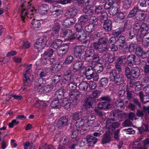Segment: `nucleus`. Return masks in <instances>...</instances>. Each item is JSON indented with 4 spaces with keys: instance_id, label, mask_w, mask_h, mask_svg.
<instances>
[{
    "instance_id": "58836bf2",
    "label": "nucleus",
    "mask_w": 149,
    "mask_h": 149,
    "mask_svg": "<svg viewBox=\"0 0 149 149\" xmlns=\"http://www.w3.org/2000/svg\"><path fill=\"white\" fill-rule=\"evenodd\" d=\"M59 100H53L50 105L51 107L56 109H59L61 106V104L59 101Z\"/></svg>"
},
{
    "instance_id": "f03ea898",
    "label": "nucleus",
    "mask_w": 149,
    "mask_h": 149,
    "mask_svg": "<svg viewBox=\"0 0 149 149\" xmlns=\"http://www.w3.org/2000/svg\"><path fill=\"white\" fill-rule=\"evenodd\" d=\"M125 73L127 79H130L132 77L136 79L140 75V71L137 67H133L130 69L128 66H126L125 68Z\"/></svg>"
},
{
    "instance_id": "72a5a7b5",
    "label": "nucleus",
    "mask_w": 149,
    "mask_h": 149,
    "mask_svg": "<svg viewBox=\"0 0 149 149\" xmlns=\"http://www.w3.org/2000/svg\"><path fill=\"white\" fill-rule=\"evenodd\" d=\"M63 41L60 39H56L52 43L51 46L54 49H57L61 46Z\"/></svg>"
},
{
    "instance_id": "bb28decb",
    "label": "nucleus",
    "mask_w": 149,
    "mask_h": 149,
    "mask_svg": "<svg viewBox=\"0 0 149 149\" xmlns=\"http://www.w3.org/2000/svg\"><path fill=\"white\" fill-rule=\"evenodd\" d=\"M80 93L79 91L77 90L75 91H71L69 93V96L72 99H74V100L77 102L78 101V99L77 97L79 95Z\"/></svg>"
},
{
    "instance_id": "8fccbe9b",
    "label": "nucleus",
    "mask_w": 149,
    "mask_h": 149,
    "mask_svg": "<svg viewBox=\"0 0 149 149\" xmlns=\"http://www.w3.org/2000/svg\"><path fill=\"white\" fill-rule=\"evenodd\" d=\"M124 81V77L120 75L116 80H114L113 82H114V83L116 84L117 85H119L123 84Z\"/></svg>"
},
{
    "instance_id": "4468645a",
    "label": "nucleus",
    "mask_w": 149,
    "mask_h": 149,
    "mask_svg": "<svg viewBox=\"0 0 149 149\" xmlns=\"http://www.w3.org/2000/svg\"><path fill=\"white\" fill-rule=\"evenodd\" d=\"M120 72H118L115 69H112L109 74V79L111 82H113L120 75Z\"/></svg>"
},
{
    "instance_id": "79ce46f5",
    "label": "nucleus",
    "mask_w": 149,
    "mask_h": 149,
    "mask_svg": "<svg viewBox=\"0 0 149 149\" xmlns=\"http://www.w3.org/2000/svg\"><path fill=\"white\" fill-rule=\"evenodd\" d=\"M62 78L61 75L58 73L55 75L52 78V80L54 84L56 85L60 81Z\"/></svg>"
},
{
    "instance_id": "2eb2a0df",
    "label": "nucleus",
    "mask_w": 149,
    "mask_h": 149,
    "mask_svg": "<svg viewBox=\"0 0 149 149\" xmlns=\"http://www.w3.org/2000/svg\"><path fill=\"white\" fill-rule=\"evenodd\" d=\"M98 28L97 24H91L86 25L84 27L85 31L89 33H91L95 31L97 28L98 29Z\"/></svg>"
},
{
    "instance_id": "4be33fe9",
    "label": "nucleus",
    "mask_w": 149,
    "mask_h": 149,
    "mask_svg": "<svg viewBox=\"0 0 149 149\" xmlns=\"http://www.w3.org/2000/svg\"><path fill=\"white\" fill-rule=\"evenodd\" d=\"M75 22V20L72 18H68L63 21V25L65 27H70L74 25Z\"/></svg>"
},
{
    "instance_id": "b1692460",
    "label": "nucleus",
    "mask_w": 149,
    "mask_h": 149,
    "mask_svg": "<svg viewBox=\"0 0 149 149\" xmlns=\"http://www.w3.org/2000/svg\"><path fill=\"white\" fill-rule=\"evenodd\" d=\"M136 58V56L134 54H131L128 55L127 57V65L130 67L133 65L135 62Z\"/></svg>"
},
{
    "instance_id": "0e129e2a",
    "label": "nucleus",
    "mask_w": 149,
    "mask_h": 149,
    "mask_svg": "<svg viewBox=\"0 0 149 149\" xmlns=\"http://www.w3.org/2000/svg\"><path fill=\"white\" fill-rule=\"evenodd\" d=\"M61 28V25L59 22L57 20L54 22L53 26L52 29L59 30Z\"/></svg>"
},
{
    "instance_id": "c03bdc74",
    "label": "nucleus",
    "mask_w": 149,
    "mask_h": 149,
    "mask_svg": "<svg viewBox=\"0 0 149 149\" xmlns=\"http://www.w3.org/2000/svg\"><path fill=\"white\" fill-rule=\"evenodd\" d=\"M73 81L70 82L67 85V88L69 91L75 90L77 87V83Z\"/></svg>"
},
{
    "instance_id": "6ab92c4d",
    "label": "nucleus",
    "mask_w": 149,
    "mask_h": 149,
    "mask_svg": "<svg viewBox=\"0 0 149 149\" xmlns=\"http://www.w3.org/2000/svg\"><path fill=\"white\" fill-rule=\"evenodd\" d=\"M102 58H103V60H106V58H107V61L110 63H113L116 59L115 56H113L109 53H106L104 54L102 56Z\"/></svg>"
},
{
    "instance_id": "4d7b16f0",
    "label": "nucleus",
    "mask_w": 149,
    "mask_h": 149,
    "mask_svg": "<svg viewBox=\"0 0 149 149\" xmlns=\"http://www.w3.org/2000/svg\"><path fill=\"white\" fill-rule=\"evenodd\" d=\"M79 20L80 22L84 23L86 22L89 20L88 16L86 15H81L79 18Z\"/></svg>"
},
{
    "instance_id": "20e7f679",
    "label": "nucleus",
    "mask_w": 149,
    "mask_h": 149,
    "mask_svg": "<svg viewBox=\"0 0 149 149\" xmlns=\"http://www.w3.org/2000/svg\"><path fill=\"white\" fill-rule=\"evenodd\" d=\"M82 113L80 111H77L72 114L73 120L76 121L75 123L76 127H79L80 126L84 125V122L86 120L85 116L82 118Z\"/></svg>"
},
{
    "instance_id": "aec40b11",
    "label": "nucleus",
    "mask_w": 149,
    "mask_h": 149,
    "mask_svg": "<svg viewBox=\"0 0 149 149\" xmlns=\"http://www.w3.org/2000/svg\"><path fill=\"white\" fill-rule=\"evenodd\" d=\"M86 141L89 144V146H93L97 142V139L91 135H89L87 136Z\"/></svg>"
},
{
    "instance_id": "37998d69",
    "label": "nucleus",
    "mask_w": 149,
    "mask_h": 149,
    "mask_svg": "<svg viewBox=\"0 0 149 149\" xmlns=\"http://www.w3.org/2000/svg\"><path fill=\"white\" fill-rule=\"evenodd\" d=\"M70 99H64L62 102V106L66 109H69L70 106Z\"/></svg>"
},
{
    "instance_id": "f8f14e48",
    "label": "nucleus",
    "mask_w": 149,
    "mask_h": 149,
    "mask_svg": "<svg viewBox=\"0 0 149 149\" xmlns=\"http://www.w3.org/2000/svg\"><path fill=\"white\" fill-rule=\"evenodd\" d=\"M86 34L84 31L81 32H76L70 38V39H77L80 41H82L86 39Z\"/></svg>"
},
{
    "instance_id": "f704fd0d",
    "label": "nucleus",
    "mask_w": 149,
    "mask_h": 149,
    "mask_svg": "<svg viewBox=\"0 0 149 149\" xmlns=\"http://www.w3.org/2000/svg\"><path fill=\"white\" fill-rule=\"evenodd\" d=\"M32 27L35 29L39 28L41 26L40 21L39 19H33L31 22Z\"/></svg>"
},
{
    "instance_id": "5fc2aeb1",
    "label": "nucleus",
    "mask_w": 149,
    "mask_h": 149,
    "mask_svg": "<svg viewBox=\"0 0 149 149\" xmlns=\"http://www.w3.org/2000/svg\"><path fill=\"white\" fill-rule=\"evenodd\" d=\"M120 125V123L118 122H112L109 130L114 131L115 129L118 128Z\"/></svg>"
},
{
    "instance_id": "ddd939ff",
    "label": "nucleus",
    "mask_w": 149,
    "mask_h": 149,
    "mask_svg": "<svg viewBox=\"0 0 149 149\" xmlns=\"http://www.w3.org/2000/svg\"><path fill=\"white\" fill-rule=\"evenodd\" d=\"M69 120L68 118L65 116L61 117L57 122V126L60 128L65 126H67L68 124Z\"/></svg>"
},
{
    "instance_id": "864d4df0",
    "label": "nucleus",
    "mask_w": 149,
    "mask_h": 149,
    "mask_svg": "<svg viewBox=\"0 0 149 149\" xmlns=\"http://www.w3.org/2000/svg\"><path fill=\"white\" fill-rule=\"evenodd\" d=\"M119 10L120 8L118 6L113 7L110 8L109 9V12L110 14L114 15H116L117 13H118Z\"/></svg>"
},
{
    "instance_id": "39448f33",
    "label": "nucleus",
    "mask_w": 149,
    "mask_h": 149,
    "mask_svg": "<svg viewBox=\"0 0 149 149\" xmlns=\"http://www.w3.org/2000/svg\"><path fill=\"white\" fill-rule=\"evenodd\" d=\"M85 48L82 45L76 46L74 48L73 53L76 58L82 60L83 59V54Z\"/></svg>"
},
{
    "instance_id": "ea45409f",
    "label": "nucleus",
    "mask_w": 149,
    "mask_h": 149,
    "mask_svg": "<svg viewBox=\"0 0 149 149\" xmlns=\"http://www.w3.org/2000/svg\"><path fill=\"white\" fill-rule=\"evenodd\" d=\"M108 79L106 77L102 78L100 79L99 81V86L105 87L108 85Z\"/></svg>"
},
{
    "instance_id": "a211bd4d",
    "label": "nucleus",
    "mask_w": 149,
    "mask_h": 149,
    "mask_svg": "<svg viewBox=\"0 0 149 149\" xmlns=\"http://www.w3.org/2000/svg\"><path fill=\"white\" fill-rule=\"evenodd\" d=\"M112 105L110 103H108L105 102H101L97 104V108L101 110H105L111 108Z\"/></svg>"
},
{
    "instance_id": "09e8293b",
    "label": "nucleus",
    "mask_w": 149,
    "mask_h": 149,
    "mask_svg": "<svg viewBox=\"0 0 149 149\" xmlns=\"http://www.w3.org/2000/svg\"><path fill=\"white\" fill-rule=\"evenodd\" d=\"M84 25L79 23H77L75 25V28L76 32H81L84 31Z\"/></svg>"
},
{
    "instance_id": "bf43d9fd",
    "label": "nucleus",
    "mask_w": 149,
    "mask_h": 149,
    "mask_svg": "<svg viewBox=\"0 0 149 149\" xmlns=\"http://www.w3.org/2000/svg\"><path fill=\"white\" fill-rule=\"evenodd\" d=\"M84 125H86V124L80 126L79 127H76L78 128L79 131L80 132L81 134H85L87 131L86 126H84Z\"/></svg>"
},
{
    "instance_id": "774afa93",
    "label": "nucleus",
    "mask_w": 149,
    "mask_h": 149,
    "mask_svg": "<svg viewBox=\"0 0 149 149\" xmlns=\"http://www.w3.org/2000/svg\"><path fill=\"white\" fill-rule=\"evenodd\" d=\"M138 8L136 7H134L131 11L130 13L128 15L129 17H132L135 16L136 13L137 12Z\"/></svg>"
},
{
    "instance_id": "de8ad7c7",
    "label": "nucleus",
    "mask_w": 149,
    "mask_h": 149,
    "mask_svg": "<svg viewBox=\"0 0 149 149\" xmlns=\"http://www.w3.org/2000/svg\"><path fill=\"white\" fill-rule=\"evenodd\" d=\"M143 11H142L141 12L139 13L137 15L136 18L137 20L142 21L146 19V14L142 12Z\"/></svg>"
},
{
    "instance_id": "9d476101",
    "label": "nucleus",
    "mask_w": 149,
    "mask_h": 149,
    "mask_svg": "<svg viewBox=\"0 0 149 149\" xmlns=\"http://www.w3.org/2000/svg\"><path fill=\"white\" fill-rule=\"evenodd\" d=\"M136 54L143 59H145L147 57V52L143 51V48L140 45H137L136 47Z\"/></svg>"
},
{
    "instance_id": "0eeeda50",
    "label": "nucleus",
    "mask_w": 149,
    "mask_h": 149,
    "mask_svg": "<svg viewBox=\"0 0 149 149\" xmlns=\"http://www.w3.org/2000/svg\"><path fill=\"white\" fill-rule=\"evenodd\" d=\"M30 68H29L25 72V73L24 74V77L23 78L24 85L23 87H22L23 90L25 89L26 88V86L28 85V84H30L31 81L33 80V76L29 72H28Z\"/></svg>"
},
{
    "instance_id": "7ed1b4c3",
    "label": "nucleus",
    "mask_w": 149,
    "mask_h": 149,
    "mask_svg": "<svg viewBox=\"0 0 149 149\" xmlns=\"http://www.w3.org/2000/svg\"><path fill=\"white\" fill-rule=\"evenodd\" d=\"M101 92L99 90H96L92 92V95L93 97H89L86 98L84 104L85 108L87 109L91 107L92 104L96 102L94 98H97L101 93Z\"/></svg>"
},
{
    "instance_id": "6e6552de",
    "label": "nucleus",
    "mask_w": 149,
    "mask_h": 149,
    "mask_svg": "<svg viewBox=\"0 0 149 149\" xmlns=\"http://www.w3.org/2000/svg\"><path fill=\"white\" fill-rule=\"evenodd\" d=\"M121 111L118 109H113L110 113V116L113 121H116L119 120L120 116L124 115L123 113H121Z\"/></svg>"
},
{
    "instance_id": "a19ab883",
    "label": "nucleus",
    "mask_w": 149,
    "mask_h": 149,
    "mask_svg": "<svg viewBox=\"0 0 149 149\" xmlns=\"http://www.w3.org/2000/svg\"><path fill=\"white\" fill-rule=\"evenodd\" d=\"M138 130L140 134L142 133L147 134L148 132H149L148 126L147 125H144L141 127H138Z\"/></svg>"
},
{
    "instance_id": "f3484780",
    "label": "nucleus",
    "mask_w": 149,
    "mask_h": 149,
    "mask_svg": "<svg viewBox=\"0 0 149 149\" xmlns=\"http://www.w3.org/2000/svg\"><path fill=\"white\" fill-rule=\"evenodd\" d=\"M22 3L21 5V7L22 8V10L21 15L22 20L23 22H25L24 20L26 19V17H28L27 16V15L28 14V9L25 8H23L24 7H25L24 3L26 2L24 1L23 0H22Z\"/></svg>"
},
{
    "instance_id": "4c0bfd02",
    "label": "nucleus",
    "mask_w": 149,
    "mask_h": 149,
    "mask_svg": "<svg viewBox=\"0 0 149 149\" xmlns=\"http://www.w3.org/2000/svg\"><path fill=\"white\" fill-rule=\"evenodd\" d=\"M88 84L86 81H83L79 85V89L82 91H85L88 88Z\"/></svg>"
},
{
    "instance_id": "a878e982",
    "label": "nucleus",
    "mask_w": 149,
    "mask_h": 149,
    "mask_svg": "<svg viewBox=\"0 0 149 149\" xmlns=\"http://www.w3.org/2000/svg\"><path fill=\"white\" fill-rule=\"evenodd\" d=\"M123 62L122 59L120 58V57L118 58L115 62V68L113 69H115L118 72H120L121 71V65Z\"/></svg>"
},
{
    "instance_id": "cd10ccee",
    "label": "nucleus",
    "mask_w": 149,
    "mask_h": 149,
    "mask_svg": "<svg viewBox=\"0 0 149 149\" xmlns=\"http://www.w3.org/2000/svg\"><path fill=\"white\" fill-rule=\"evenodd\" d=\"M112 22L111 20L110 19L107 20L106 22L104 23L103 29L107 32L111 31L112 29Z\"/></svg>"
},
{
    "instance_id": "a18cd8bd",
    "label": "nucleus",
    "mask_w": 149,
    "mask_h": 149,
    "mask_svg": "<svg viewBox=\"0 0 149 149\" xmlns=\"http://www.w3.org/2000/svg\"><path fill=\"white\" fill-rule=\"evenodd\" d=\"M92 56V59L91 62V64H93L94 63H100V56L99 54L95 53Z\"/></svg>"
},
{
    "instance_id": "423d86ee",
    "label": "nucleus",
    "mask_w": 149,
    "mask_h": 149,
    "mask_svg": "<svg viewBox=\"0 0 149 149\" xmlns=\"http://www.w3.org/2000/svg\"><path fill=\"white\" fill-rule=\"evenodd\" d=\"M148 29L147 24L145 23L141 24L138 22H135L133 27V30L137 33V34H140L144 31H146Z\"/></svg>"
},
{
    "instance_id": "13d9d810",
    "label": "nucleus",
    "mask_w": 149,
    "mask_h": 149,
    "mask_svg": "<svg viewBox=\"0 0 149 149\" xmlns=\"http://www.w3.org/2000/svg\"><path fill=\"white\" fill-rule=\"evenodd\" d=\"M53 31L51 34V38L56 39L59 36V30L52 29Z\"/></svg>"
},
{
    "instance_id": "dca6fc26",
    "label": "nucleus",
    "mask_w": 149,
    "mask_h": 149,
    "mask_svg": "<svg viewBox=\"0 0 149 149\" xmlns=\"http://www.w3.org/2000/svg\"><path fill=\"white\" fill-rule=\"evenodd\" d=\"M95 72L93 66L91 65L88 66L86 68L85 74L86 78L88 79H91V76Z\"/></svg>"
},
{
    "instance_id": "680f3d73",
    "label": "nucleus",
    "mask_w": 149,
    "mask_h": 149,
    "mask_svg": "<svg viewBox=\"0 0 149 149\" xmlns=\"http://www.w3.org/2000/svg\"><path fill=\"white\" fill-rule=\"evenodd\" d=\"M122 31H121V29H116L113 31L112 32V35L114 36L116 38L117 37H119L121 35Z\"/></svg>"
},
{
    "instance_id": "f257e3e1",
    "label": "nucleus",
    "mask_w": 149,
    "mask_h": 149,
    "mask_svg": "<svg viewBox=\"0 0 149 149\" xmlns=\"http://www.w3.org/2000/svg\"><path fill=\"white\" fill-rule=\"evenodd\" d=\"M108 41L107 38H100L97 42L93 43V47L100 53L107 52L108 51V45L107 44Z\"/></svg>"
},
{
    "instance_id": "c85d7f7f",
    "label": "nucleus",
    "mask_w": 149,
    "mask_h": 149,
    "mask_svg": "<svg viewBox=\"0 0 149 149\" xmlns=\"http://www.w3.org/2000/svg\"><path fill=\"white\" fill-rule=\"evenodd\" d=\"M116 39V42L119 44V46L121 47H124L125 41V36L120 35L119 37H117Z\"/></svg>"
},
{
    "instance_id": "3c124183",
    "label": "nucleus",
    "mask_w": 149,
    "mask_h": 149,
    "mask_svg": "<svg viewBox=\"0 0 149 149\" xmlns=\"http://www.w3.org/2000/svg\"><path fill=\"white\" fill-rule=\"evenodd\" d=\"M34 106L36 107H38L40 109H43L46 106V104L43 101H38L35 103Z\"/></svg>"
},
{
    "instance_id": "603ef678",
    "label": "nucleus",
    "mask_w": 149,
    "mask_h": 149,
    "mask_svg": "<svg viewBox=\"0 0 149 149\" xmlns=\"http://www.w3.org/2000/svg\"><path fill=\"white\" fill-rule=\"evenodd\" d=\"M73 76H63V82L64 84L68 83L72 81H74Z\"/></svg>"
},
{
    "instance_id": "c9c22d12",
    "label": "nucleus",
    "mask_w": 149,
    "mask_h": 149,
    "mask_svg": "<svg viewBox=\"0 0 149 149\" xmlns=\"http://www.w3.org/2000/svg\"><path fill=\"white\" fill-rule=\"evenodd\" d=\"M100 14V15L99 16L100 17L99 19L101 22L104 23L109 19H108V15L107 13L103 12Z\"/></svg>"
},
{
    "instance_id": "6e6d98bb",
    "label": "nucleus",
    "mask_w": 149,
    "mask_h": 149,
    "mask_svg": "<svg viewBox=\"0 0 149 149\" xmlns=\"http://www.w3.org/2000/svg\"><path fill=\"white\" fill-rule=\"evenodd\" d=\"M68 140L67 138H64L63 140L62 139L60 142L62 143L60 144L58 147L59 149H63L68 144Z\"/></svg>"
},
{
    "instance_id": "338daca9",
    "label": "nucleus",
    "mask_w": 149,
    "mask_h": 149,
    "mask_svg": "<svg viewBox=\"0 0 149 149\" xmlns=\"http://www.w3.org/2000/svg\"><path fill=\"white\" fill-rule=\"evenodd\" d=\"M115 105L117 107H122L124 105L123 100L121 99L116 100L115 102Z\"/></svg>"
},
{
    "instance_id": "5701e85b",
    "label": "nucleus",
    "mask_w": 149,
    "mask_h": 149,
    "mask_svg": "<svg viewBox=\"0 0 149 149\" xmlns=\"http://www.w3.org/2000/svg\"><path fill=\"white\" fill-rule=\"evenodd\" d=\"M45 81L43 80L42 78H40L36 79L35 83L34 88L36 89H38L40 87H42L44 85Z\"/></svg>"
},
{
    "instance_id": "2f4dec72",
    "label": "nucleus",
    "mask_w": 149,
    "mask_h": 149,
    "mask_svg": "<svg viewBox=\"0 0 149 149\" xmlns=\"http://www.w3.org/2000/svg\"><path fill=\"white\" fill-rule=\"evenodd\" d=\"M84 64V62L80 60H77L75 61L73 65V69L77 71L79 70Z\"/></svg>"
},
{
    "instance_id": "1a4fd4ad",
    "label": "nucleus",
    "mask_w": 149,
    "mask_h": 149,
    "mask_svg": "<svg viewBox=\"0 0 149 149\" xmlns=\"http://www.w3.org/2000/svg\"><path fill=\"white\" fill-rule=\"evenodd\" d=\"M47 40V37H43L40 38L36 42L34 45V47L37 49H39L40 50L43 48Z\"/></svg>"
},
{
    "instance_id": "052dcab7",
    "label": "nucleus",
    "mask_w": 149,
    "mask_h": 149,
    "mask_svg": "<svg viewBox=\"0 0 149 149\" xmlns=\"http://www.w3.org/2000/svg\"><path fill=\"white\" fill-rule=\"evenodd\" d=\"M137 33H136L133 30H131L128 31V35L129 38L130 39H132L136 36H139Z\"/></svg>"
},
{
    "instance_id": "412c9836",
    "label": "nucleus",
    "mask_w": 149,
    "mask_h": 149,
    "mask_svg": "<svg viewBox=\"0 0 149 149\" xmlns=\"http://www.w3.org/2000/svg\"><path fill=\"white\" fill-rule=\"evenodd\" d=\"M143 138L141 137L138 138L136 141L134 142L133 144V147L134 148H138L139 149L141 148L143 146V142L141 141Z\"/></svg>"
},
{
    "instance_id": "e2e57ef3",
    "label": "nucleus",
    "mask_w": 149,
    "mask_h": 149,
    "mask_svg": "<svg viewBox=\"0 0 149 149\" xmlns=\"http://www.w3.org/2000/svg\"><path fill=\"white\" fill-rule=\"evenodd\" d=\"M95 53V51L93 49H87L85 52L84 55L93 56Z\"/></svg>"
},
{
    "instance_id": "49530a36",
    "label": "nucleus",
    "mask_w": 149,
    "mask_h": 149,
    "mask_svg": "<svg viewBox=\"0 0 149 149\" xmlns=\"http://www.w3.org/2000/svg\"><path fill=\"white\" fill-rule=\"evenodd\" d=\"M111 141V137L110 135L107 133L104 134L102 141V144H106Z\"/></svg>"
},
{
    "instance_id": "473e14b6",
    "label": "nucleus",
    "mask_w": 149,
    "mask_h": 149,
    "mask_svg": "<svg viewBox=\"0 0 149 149\" xmlns=\"http://www.w3.org/2000/svg\"><path fill=\"white\" fill-rule=\"evenodd\" d=\"M65 90L64 89H60L56 91L55 93L56 98L58 100H61L64 97Z\"/></svg>"
},
{
    "instance_id": "393cba45",
    "label": "nucleus",
    "mask_w": 149,
    "mask_h": 149,
    "mask_svg": "<svg viewBox=\"0 0 149 149\" xmlns=\"http://www.w3.org/2000/svg\"><path fill=\"white\" fill-rule=\"evenodd\" d=\"M125 16L123 13H117L116 16L115 17L114 20L115 22L120 23L123 22Z\"/></svg>"
},
{
    "instance_id": "c756f323",
    "label": "nucleus",
    "mask_w": 149,
    "mask_h": 149,
    "mask_svg": "<svg viewBox=\"0 0 149 149\" xmlns=\"http://www.w3.org/2000/svg\"><path fill=\"white\" fill-rule=\"evenodd\" d=\"M92 7L88 6H86L83 7V12L85 13V15L87 16H91L93 13V10Z\"/></svg>"
},
{
    "instance_id": "69168bd1",
    "label": "nucleus",
    "mask_w": 149,
    "mask_h": 149,
    "mask_svg": "<svg viewBox=\"0 0 149 149\" xmlns=\"http://www.w3.org/2000/svg\"><path fill=\"white\" fill-rule=\"evenodd\" d=\"M73 56L71 55H69L65 58L64 63L67 64H70L73 62Z\"/></svg>"
},
{
    "instance_id": "9b49d317",
    "label": "nucleus",
    "mask_w": 149,
    "mask_h": 149,
    "mask_svg": "<svg viewBox=\"0 0 149 149\" xmlns=\"http://www.w3.org/2000/svg\"><path fill=\"white\" fill-rule=\"evenodd\" d=\"M78 12L77 10L72 7L67 9L65 14V16L68 18H72L76 16Z\"/></svg>"
},
{
    "instance_id": "e433bc0d",
    "label": "nucleus",
    "mask_w": 149,
    "mask_h": 149,
    "mask_svg": "<svg viewBox=\"0 0 149 149\" xmlns=\"http://www.w3.org/2000/svg\"><path fill=\"white\" fill-rule=\"evenodd\" d=\"M60 69V63H54L52 66L51 72L53 73H56L58 72Z\"/></svg>"
},
{
    "instance_id": "7c9ffc66",
    "label": "nucleus",
    "mask_w": 149,
    "mask_h": 149,
    "mask_svg": "<svg viewBox=\"0 0 149 149\" xmlns=\"http://www.w3.org/2000/svg\"><path fill=\"white\" fill-rule=\"evenodd\" d=\"M49 8L46 4H44L40 6L39 8V12L42 15L47 14Z\"/></svg>"
}]
</instances>
